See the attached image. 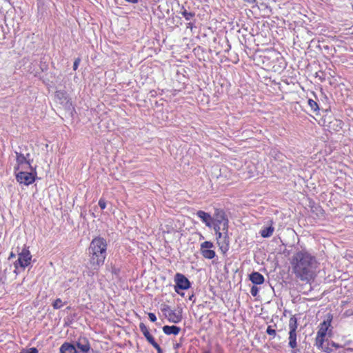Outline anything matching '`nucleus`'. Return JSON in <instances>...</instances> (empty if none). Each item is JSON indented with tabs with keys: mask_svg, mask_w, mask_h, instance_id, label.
I'll return each instance as SVG.
<instances>
[{
	"mask_svg": "<svg viewBox=\"0 0 353 353\" xmlns=\"http://www.w3.org/2000/svg\"><path fill=\"white\" fill-rule=\"evenodd\" d=\"M179 10L177 12L181 14L187 21L192 20L195 17V12L190 10V8H186L184 5L180 6L179 4Z\"/></svg>",
	"mask_w": 353,
	"mask_h": 353,
	"instance_id": "12",
	"label": "nucleus"
},
{
	"mask_svg": "<svg viewBox=\"0 0 353 353\" xmlns=\"http://www.w3.org/2000/svg\"><path fill=\"white\" fill-rule=\"evenodd\" d=\"M250 280L255 285H261L264 283V276L258 272H253L249 276Z\"/></svg>",
	"mask_w": 353,
	"mask_h": 353,
	"instance_id": "16",
	"label": "nucleus"
},
{
	"mask_svg": "<svg viewBox=\"0 0 353 353\" xmlns=\"http://www.w3.org/2000/svg\"><path fill=\"white\" fill-rule=\"evenodd\" d=\"M175 353H178L177 352H176Z\"/></svg>",
	"mask_w": 353,
	"mask_h": 353,
	"instance_id": "44",
	"label": "nucleus"
},
{
	"mask_svg": "<svg viewBox=\"0 0 353 353\" xmlns=\"http://www.w3.org/2000/svg\"><path fill=\"white\" fill-rule=\"evenodd\" d=\"M204 353H210V352H208V351H206V352H205Z\"/></svg>",
	"mask_w": 353,
	"mask_h": 353,
	"instance_id": "42",
	"label": "nucleus"
},
{
	"mask_svg": "<svg viewBox=\"0 0 353 353\" xmlns=\"http://www.w3.org/2000/svg\"><path fill=\"white\" fill-rule=\"evenodd\" d=\"M157 353H163V350H162V351H161L160 352H157Z\"/></svg>",
	"mask_w": 353,
	"mask_h": 353,
	"instance_id": "43",
	"label": "nucleus"
},
{
	"mask_svg": "<svg viewBox=\"0 0 353 353\" xmlns=\"http://www.w3.org/2000/svg\"><path fill=\"white\" fill-rule=\"evenodd\" d=\"M221 226L222 225H220L219 223L214 222L213 228L215 232H220Z\"/></svg>",
	"mask_w": 353,
	"mask_h": 353,
	"instance_id": "30",
	"label": "nucleus"
},
{
	"mask_svg": "<svg viewBox=\"0 0 353 353\" xmlns=\"http://www.w3.org/2000/svg\"><path fill=\"white\" fill-rule=\"evenodd\" d=\"M32 255L28 248H23L18 254V259L14 262V265L16 269L19 267L25 269L31 262Z\"/></svg>",
	"mask_w": 353,
	"mask_h": 353,
	"instance_id": "5",
	"label": "nucleus"
},
{
	"mask_svg": "<svg viewBox=\"0 0 353 353\" xmlns=\"http://www.w3.org/2000/svg\"><path fill=\"white\" fill-rule=\"evenodd\" d=\"M145 339L148 341V342L151 345H153L154 343H156V341L152 334H150L149 336L146 337Z\"/></svg>",
	"mask_w": 353,
	"mask_h": 353,
	"instance_id": "31",
	"label": "nucleus"
},
{
	"mask_svg": "<svg viewBox=\"0 0 353 353\" xmlns=\"http://www.w3.org/2000/svg\"><path fill=\"white\" fill-rule=\"evenodd\" d=\"M76 346L82 353H88L90 350V343L85 337L79 338L76 343Z\"/></svg>",
	"mask_w": 353,
	"mask_h": 353,
	"instance_id": "13",
	"label": "nucleus"
},
{
	"mask_svg": "<svg viewBox=\"0 0 353 353\" xmlns=\"http://www.w3.org/2000/svg\"><path fill=\"white\" fill-rule=\"evenodd\" d=\"M217 244L223 254H225L228 251L230 248V240L228 236V232L225 231L224 232L223 238L218 239Z\"/></svg>",
	"mask_w": 353,
	"mask_h": 353,
	"instance_id": "11",
	"label": "nucleus"
},
{
	"mask_svg": "<svg viewBox=\"0 0 353 353\" xmlns=\"http://www.w3.org/2000/svg\"><path fill=\"white\" fill-rule=\"evenodd\" d=\"M161 311L165 314V313L169 314L172 310L170 306L168 305H163L161 307Z\"/></svg>",
	"mask_w": 353,
	"mask_h": 353,
	"instance_id": "27",
	"label": "nucleus"
},
{
	"mask_svg": "<svg viewBox=\"0 0 353 353\" xmlns=\"http://www.w3.org/2000/svg\"><path fill=\"white\" fill-rule=\"evenodd\" d=\"M289 347L292 349V353H296L299 351L297 349L296 329L298 327L297 319L292 316L289 320Z\"/></svg>",
	"mask_w": 353,
	"mask_h": 353,
	"instance_id": "4",
	"label": "nucleus"
},
{
	"mask_svg": "<svg viewBox=\"0 0 353 353\" xmlns=\"http://www.w3.org/2000/svg\"><path fill=\"white\" fill-rule=\"evenodd\" d=\"M192 297H193V295H191V296L190 297V300L192 299Z\"/></svg>",
	"mask_w": 353,
	"mask_h": 353,
	"instance_id": "40",
	"label": "nucleus"
},
{
	"mask_svg": "<svg viewBox=\"0 0 353 353\" xmlns=\"http://www.w3.org/2000/svg\"><path fill=\"white\" fill-rule=\"evenodd\" d=\"M325 336H322L316 334L315 339V345L319 348L321 349L326 352H330V350L323 347V343Z\"/></svg>",
	"mask_w": 353,
	"mask_h": 353,
	"instance_id": "20",
	"label": "nucleus"
},
{
	"mask_svg": "<svg viewBox=\"0 0 353 353\" xmlns=\"http://www.w3.org/2000/svg\"><path fill=\"white\" fill-rule=\"evenodd\" d=\"M15 257V254L13 252H11L9 256V259Z\"/></svg>",
	"mask_w": 353,
	"mask_h": 353,
	"instance_id": "38",
	"label": "nucleus"
},
{
	"mask_svg": "<svg viewBox=\"0 0 353 353\" xmlns=\"http://www.w3.org/2000/svg\"><path fill=\"white\" fill-rule=\"evenodd\" d=\"M16 179L19 183L29 185L34 182L35 176L32 172L20 171L16 173Z\"/></svg>",
	"mask_w": 353,
	"mask_h": 353,
	"instance_id": "7",
	"label": "nucleus"
},
{
	"mask_svg": "<svg viewBox=\"0 0 353 353\" xmlns=\"http://www.w3.org/2000/svg\"><path fill=\"white\" fill-rule=\"evenodd\" d=\"M192 297H193V295H191V296L190 297V300L192 299Z\"/></svg>",
	"mask_w": 353,
	"mask_h": 353,
	"instance_id": "41",
	"label": "nucleus"
},
{
	"mask_svg": "<svg viewBox=\"0 0 353 353\" xmlns=\"http://www.w3.org/2000/svg\"><path fill=\"white\" fill-rule=\"evenodd\" d=\"M53 308L55 310L60 309L63 306L62 301L61 299H57L52 303Z\"/></svg>",
	"mask_w": 353,
	"mask_h": 353,
	"instance_id": "24",
	"label": "nucleus"
},
{
	"mask_svg": "<svg viewBox=\"0 0 353 353\" xmlns=\"http://www.w3.org/2000/svg\"><path fill=\"white\" fill-rule=\"evenodd\" d=\"M250 293L253 296H256L259 293V288L256 286L253 285L250 289Z\"/></svg>",
	"mask_w": 353,
	"mask_h": 353,
	"instance_id": "26",
	"label": "nucleus"
},
{
	"mask_svg": "<svg viewBox=\"0 0 353 353\" xmlns=\"http://www.w3.org/2000/svg\"><path fill=\"white\" fill-rule=\"evenodd\" d=\"M61 353H77L75 345L69 343H64L60 347Z\"/></svg>",
	"mask_w": 353,
	"mask_h": 353,
	"instance_id": "17",
	"label": "nucleus"
},
{
	"mask_svg": "<svg viewBox=\"0 0 353 353\" xmlns=\"http://www.w3.org/2000/svg\"><path fill=\"white\" fill-rule=\"evenodd\" d=\"M293 272L303 281L310 282L316 276L317 261L306 250L296 252L291 261Z\"/></svg>",
	"mask_w": 353,
	"mask_h": 353,
	"instance_id": "1",
	"label": "nucleus"
},
{
	"mask_svg": "<svg viewBox=\"0 0 353 353\" xmlns=\"http://www.w3.org/2000/svg\"><path fill=\"white\" fill-rule=\"evenodd\" d=\"M333 345H334V346H335V347H339V345H336V344H335L334 343H333Z\"/></svg>",
	"mask_w": 353,
	"mask_h": 353,
	"instance_id": "39",
	"label": "nucleus"
},
{
	"mask_svg": "<svg viewBox=\"0 0 353 353\" xmlns=\"http://www.w3.org/2000/svg\"><path fill=\"white\" fill-rule=\"evenodd\" d=\"M214 244L211 241H204L201 244V253L202 256L208 259H212L215 257L216 253L211 250Z\"/></svg>",
	"mask_w": 353,
	"mask_h": 353,
	"instance_id": "8",
	"label": "nucleus"
},
{
	"mask_svg": "<svg viewBox=\"0 0 353 353\" xmlns=\"http://www.w3.org/2000/svg\"><path fill=\"white\" fill-rule=\"evenodd\" d=\"M222 225V230L228 232V220L225 216V212L221 210H216L214 214L213 221Z\"/></svg>",
	"mask_w": 353,
	"mask_h": 353,
	"instance_id": "9",
	"label": "nucleus"
},
{
	"mask_svg": "<svg viewBox=\"0 0 353 353\" xmlns=\"http://www.w3.org/2000/svg\"><path fill=\"white\" fill-rule=\"evenodd\" d=\"M152 345L157 350V352H160L161 351H162V349L157 342Z\"/></svg>",
	"mask_w": 353,
	"mask_h": 353,
	"instance_id": "33",
	"label": "nucleus"
},
{
	"mask_svg": "<svg viewBox=\"0 0 353 353\" xmlns=\"http://www.w3.org/2000/svg\"><path fill=\"white\" fill-rule=\"evenodd\" d=\"M274 227L269 226V227L263 228L261 230L260 234H261L262 237L268 238V237H270V236H271L272 235V234L274 232Z\"/></svg>",
	"mask_w": 353,
	"mask_h": 353,
	"instance_id": "21",
	"label": "nucleus"
},
{
	"mask_svg": "<svg viewBox=\"0 0 353 353\" xmlns=\"http://www.w3.org/2000/svg\"><path fill=\"white\" fill-rule=\"evenodd\" d=\"M165 316L168 321L174 323L180 322L182 316L180 314H176L174 311L172 310L169 314L165 313Z\"/></svg>",
	"mask_w": 353,
	"mask_h": 353,
	"instance_id": "19",
	"label": "nucleus"
},
{
	"mask_svg": "<svg viewBox=\"0 0 353 353\" xmlns=\"http://www.w3.org/2000/svg\"><path fill=\"white\" fill-rule=\"evenodd\" d=\"M180 330L181 328L176 325H165L163 327V331L167 335H177L179 333Z\"/></svg>",
	"mask_w": 353,
	"mask_h": 353,
	"instance_id": "18",
	"label": "nucleus"
},
{
	"mask_svg": "<svg viewBox=\"0 0 353 353\" xmlns=\"http://www.w3.org/2000/svg\"><path fill=\"white\" fill-rule=\"evenodd\" d=\"M331 321L332 317H329V319L327 321H324L323 323H320L319 328L316 334L322 336H325L327 334V331L331 325Z\"/></svg>",
	"mask_w": 353,
	"mask_h": 353,
	"instance_id": "15",
	"label": "nucleus"
},
{
	"mask_svg": "<svg viewBox=\"0 0 353 353\" xmlns=\"http://www.w3.org/2000/svg\"><path fill=\"white\" fill-rule=\"evenodd\" d=\"M307 103L312 111L316 112L319 110L318 103L313 99H308Z\"/></svg>",
	"mask_w": 353,
	"mask_h": 353,
	"instance_id": "23",
	"label": "nucleus"
},
{
	"mask_svg": "<svg viewBox=\"0 0 353 353\" xmlns=\"http://www.w3.org/2000/svg\"><path fill=\"white\" fill-rule=\"evenodd\" d=\"M112 273L114 274H118L119 270L115 267H112Z\"/></svg>",
	"mask_w": 353,
	"mask_h": 353,
	"instance_id": "35",
	"label": "nucleus"
},
{
	"mask_svg": "<svg viewBox=\"0 0 353 353\" xmlns=\"http://www.w3.org/2000/svg\"><path fill=\"white\" fill-rule=\"evenodd\" d=\"M99 205L101 210H104L106 207L105 201L103 199L101 198L99 201Z\"/></svg>",
	"mask_w": 353,
	"mask_h": 353,
	"instance_id": "28",
	"label": "nucleus"
},
{
	"mask_svg": "<svg viewBox=\"0 0 353 353\" xmlns=\"http://www.w3.org/2000/svg\"><path fill=\"white\" fill-rule=\"evenodd\" d=\"M148 317L152 322H155L157 321L156 315L154 313H148Z\"/></svg>",
	"mask_w": 353,
	"mask_h": 353,
	"instance_id": "32",
	"label": "nucleus"
},
{
	"mask_svg": "<svg viewBox=\"0 0 353 353\" xmlns=\"http://www.w3.org/2000/svg\"><path fill=\"white\" fill-rule=\"evenodd\" d=\"M107 246V241L103 237H95L90 242L88 252L90 262L94 269H98L104 263Z\"/></svg>",
	"mask_w": 353,
	"mask_h": 353,
	"instance_id": "2",
	"label": "nucleus"
},
{
	"mask_svg": "<svg viewBox=\"0 0 353 353\" xmlns=\"http://www.w3.org/2000/svg\"><path fill=\"white\" fill-rule=\"evenodd\" d=\"M194 27H195L194 23H192V22H191V21H190V22H189V23H187V25H186V28H187L188 29H190L191 30H192L193 29V28H194Z\"/></svg>",
	"mask_w": 353,
	"mask_h": 353,
	"instance_id": "34",
	"label": "nucleus"
},
{
	"mask_svg": "<svg viewBox=\"0 0 353 353\" xmlns=\"http://www.w3.org/2000/svg\"><path fill=\"white\" fill-rule=\"evenodd\" d=\"M216 239H221V238H223V235L221 232H216Z\"/></svg>",
	"mask_w": 353,
	"mask_h": 353,
	"instance_id": "36",
	"label": "nucleus"
},
{
	"mask_svg": "<svg viewBox=\"0 0 353 353\" xmlns=\"http://www.w3.org/2000/svg\"><path fill=\"white\" fill-rule=\"evenodd\" d=\"M80 62H81V59L80 58H77L74 60V64H73V70H76L78 68Z\"/></svg>",
	"mask_w": 353,
	"mask_h": 353,
	"instance_id": "29",
	"label": "nucleus"
},
{
	"mask_svg": "<svg viewBox=\"0 0 353 353\" xmlns=\"http://www.w3.org/2000/svg\"><path fill=\"white\" fill-rule=\"evenodd\" d=\"M197 216L205 224L208 228H212L213 218L211 215L203 210H199L196 212Z\"/></svg>",
	"mask_w": 353,
	"mask_h": 353,
	"instance_id": "14",
	"label": "nucleus"
},
{
	"mask_svg": "<svg viewBox=\"0 0 353 353\" xmlns=\"http://www.w3.org/2000/svg\"><path fill=\"white\" fill-rule=\"evenodd\" d=\"M139 329L145 338L151 334L148 330V328L143 323H140Z\"/></svg>",
	"mask_w": 353,
	"mask_h": 353,
	"instance_id": "22",
	"label": "nucleus"
},
{
	"mask_svg": "<svg viewBox=\"0 0 353 353\" xmlns=\"http://www.w3.org/2000/svg\"><path fill=\"white\" fill-rule=\"evenodd\" d=\"M19 149V151H15L17 161V165L14 166V168L15 172L19 170L21 165H22L23 163H26L29 165V168H30L32 172L34 171L36 173V168H33L31 165L32 159H30V153L26 152V146H24V149H23L22 147H20Z\"/></svg>",
	"mask_w": 353,
	"mask_h": 353,
	"instance_id": "3",
	"label": "nucleus"
},
{
	"mask_svg": "<svg viewBox=\"0 0 353 353\" xmlns=\"http://www.w3.org/2000/svg\"><path fill=\"white\" fill-rule=\"evenodd\" d=\"M266 332L268 334L273 336L274 337L276 336V330L273 329L270 325L268 327Z\"/></svg>",
	"mask_w": 353,
	"mask_h": 353,
	"instance_id": "25",
	"label": "nucleus"
},
{
	"mask_svg": "<svg viewBox=\"0 0 353 353\" xmlns=\"http://www.w3.org/2000/svg\"><path fill=\"white\" fill-rule=\"evenodd\" d=\"M126 1L132 3H137L138 2V0H125Z\"/></svg>",
	"mask_w": 353,
	"mask_h": 353,
	"instance_id": "37",
	"label": "nucleus"
},
{
	"mask_svg": "<svg viewBox=\"0 0 353 353\" xmlns=\"http://www.w3.org/2000/svg\"><path fill=\"white\" fill-rule=\"evenodd\" d=\"M55 98L60 104L66 108H69L72 105V103L65 92L57 91Z\"/></svg>",
	"mask_w": 353,
	"mask_h": 353,
	"instance_id": "10",
	"label": "nucleus"
},
{
	"mask_svg": "<svg viewBox=\"0 0 353 353\" xmlns=\"http://www.w3.org/2000/svg\"><path fill=\"white\" fill-rule=\"evenodd\" d=\"M175 292L179 294V290H188L190 287V281L182 274L176 273L174 276Z\"/></svg>",
	"mask_w": 353,
	"mask_h": 353,
	"instance_id": "6",
	"label": "nucleus"
}]
</instances>
